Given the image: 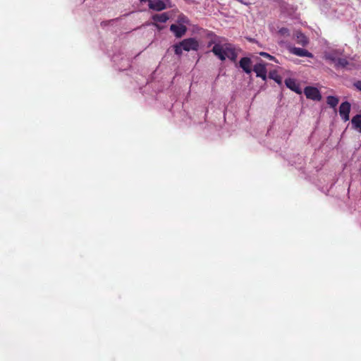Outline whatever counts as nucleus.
<instances>
[{
    "instance_id": "nucleus-1",
    "label": "nucleus",
    "mask_w": 361,
    "mask_h": 361,
    "mask_svg": "<svg viewBox=\"0 0 361 361\" xmlns=\"http://www.w3.org/2000/svg\"><path fill=\"white\" fill-rule=\"evenodd\" d=\"M324 59L331 65H333L337 70L348 69L351 68L348 67L350 63L346 58L343 57V51L340 49H334L326 51L324 54Z\"/></svg>"
},
{
    "instance_id": "nucleus-2",
    "label": "nucleus",
    "mask_w": 361,
    "mask_h": 361,
    "mask_svg": "<svg viewBox=\"0 0 361 361\" xmlns=\"http://www.w3.org/2000/svg\"><path fill=\"white\" fill-rule=\"evenodd\" d=\"M212 51L221 61H225L228 58L232 61H235L237 59L235 47L229 43L215 44L212 47Z\"/></svg>"
},
{
    "instance_id": "nucleus-3",
    "label": "nucleus",
    "mask_w": 361,
    "mask_h": 361,
    "mask_svg": "<svg viewBox=\"0 0 361 361\" xmlns=\"http://www.w3.org/2000/svg\"><path fill=\"white\" fill-rule=\"evenodd\" d=\"M180 45L183 50L189 51L191 50L197 51L199 48V43L195 38L185 39L180 42Z\"/></svg>"
},
{
    "instance_id": "nucleus-4",
    "label": "nucleus",
    "mask_w": 361,
    "mask_h": 361,
    "mask_svg": "<svg viewBox=\"0 0 361 361\" xmlns=\"http://www.w3.org/2000/svg\"><path fill=\"white\" fill-rule=\"evenodd\" d=\"M304 94L306 97L314 101H320L322 99L319 90L314 87H306L304 90Z\"/></svg>"
},
{
    "instance_id": "nucleus-5",
    "label": "nucleus",
    "mask_w": 361,
    "mask_h": 361,
    "mask_svg": "<svg viewBox=\"0 0 361 361\" xmlns=\"http://www.w3.org/2000/svg\"><path fill=\"white\" fill-rule=\"evenodd\" d=\"M351 105L348 102H342L339 107V114L344 121H348L350 118L349 114Z\"/></svg>"
},
{
    "instance_id": "nucleus-6",
    "label": "nucleus",
    "mask_w": 361,
    "mask_h": 361,
    "mask_svg": "<svg viewBox=\"0 0 361 361\" xmlns=\"http://www.w3.org/2000/svg\"><path fill=\"white\" fill-rule=\"evenodd\" d=\"M253 71L255 72L257 77L261 78L263 80L267 79V68L263 63H257L253 67Z\"/></svg>"
},
{
    "instance_id": "nucleus-7",
    "label": "nucleus",
    "mask_w": 361,
    "mask_h": 361,
    "mask_svg": "<svg viewBox=\"0 0 361 361\" xmlns=\"http://www.w3.org/2000/svg\"><path fill=\"white\" fill-rule=\"evenodd\" d=\"M170 30L172 32H173L176 37L180 38L185 34V32L187 31V28L183 25L172 24L170 26Z\"/></svg>"
},
{
    "instance_id": "nucleus-8",
    "label": "nucleus",
    "mask_w": 361,
    "mask_h": 361,
    "mask_svg": "<svg viewBox=\"0 0 361 361\" xmlns=\"http://www.w3.org/2000/svg\"><path fill=\"white\" fill-rule=\"evenodd\" d=\"M149 8L154 11H160L166 8L167 6L165 0H154L149 1Z\"/></svg>"
},
{
    "instance_id": "nucleus-9",
    "label": "nucleus",
    "mask_w": 361,
    "mask_h": 361,
    "mask_svg": "<svg viewBox=\"0 0 361 361\" xmlns=\"http://www.w3.org/2000/svg\"><path fill=\"white\" fill-rule=\"evenodd\" d=\"M251 64H252L251 59L248 57H243L239 61L240 67L247 74H250L252 72Z\"/></svg>"
},
{
    "instance_id": "nucleus-10",
    "label": "nucleus",
    "mask_w": 361,
    "mask_h": 361,
    "mask_svg": "<svg viewBox=\"0 0 361 361\" xmlns=\"http://www.w3.org/2000/svg\"><path fill=\"white\" fill-rule=\"evenodd\" d=\"M290 53H292L294 55L301 56V57H308V58H312L313 55L312 53L308 51L307 50L299 48V47H293L290 49Z\"/></svg>"
},
{
    "instance_id": "nucleus-11",
    "label": "nucleus",
    "mask_w": 361,
    "mask_h": 361,
    "mask_svg": "<svg viewBox=\"0 0 361 361\" xmlns=\"http://www.w3.org/2000/svg\"><path fill=\"white\" fill-rule=\"evenodd\" d=\"M286 86L290 90L294 91L296 93H301V88L293 78H286L285 80Z\"/></svg>"
},
{
    "instance_id": "nucleus-12",
    "label": "nucleus",
    "mask_w": 361,
    "mask_h": 361,
    "mask_svg": "<svg viewBox=\"0 0 361 361\" xmlns=\"http://www.w3.org/2000/svg\"><path fill=\"white\" fill-rule=\"evenodd\" d=\"M295 38L297 43L303 47L306 46L309 42L307 37L303 33L299 31H297L295 32Z\"/></svg>"
},
{
    "instance_id": "nucleus-13",
    "label": "nucleus",
    "mask_w": 361,
    "mask_h": 361,
    "mask_svg": "<svg viewBox=\"0 0 361 361\" xmlns=\"http://www.w3.org/2000/svg\"><path fill=\"white\" fill-rule=\"evenodd\" d=\"M353 128L361 133V114H356L351 119Z\"/></svg>"
},
{
    "instance_id": "nucleus-14",
    "label": "nucleus",
    "mask_w": 361,
    "mask_h": 361,
    "mask_svg": "<svg viewBox=\"0 0 361 361\" xmlns=\"http://www.w3.org/2000/svg\"><path fill=\"white\" fill-rule=\"evenodd\" d=\"M169 19V16L167 13H162L152 16V20L156 23H166Z\"/></svg>"
},
{
    "instance_id": "nucleus-15",
    "label": "nucleus",
    "mask_w": 361,
    "mask_h": 361,
    "mask_svg": "<svg viewBox=\"0 0 361 361\" xmlns=\"http://www.w3.org/2000/svg\"><path fill=\"white\" fill-rule=\"evenodd\" d=\"M338 102V99L334 96H329L326 98V103L331 108H336Z\"/></svg>"
},
{
    "instance_id": "nucleus-16",
    "label": "nucleus",
    "mask_w": 361,
    "mask_h": 361,
    "mask_svg": "<svg viewBox=\"0 0 361 361\" xmlns=\"http://www.w3.org/2000/svg\"><path fill=\"white\" fill-rule=\"evenodd\" d=\"M269 77L274 80L277 84H282V78L277 73L276 71H272L269 72Z\"/></svg>"
},
{
    "instance_id": "nucleus-17",
    "label": "nucleus",
    "mask_w": 361,
    "mask_h": 361,
    "mask_svg": "<svg viewBox=\"0 0 361 361\" xmlns=\"http://www.w3.org/2000/svg\"><path fill=\"white\" fill-rule=\"evenodd\" d=\"M174 52L176 55L180 56L182 54L183 50V47L180 45V42L173 45Z\"/></svg>"
},
{
    "instance_id": "nucleus-18",
    "label": "nucleus",
    "mask_w": 361,
    "mask_h": 361,
    "mask_svg": "<svg viewBox=\"0 0 361 361\" xmlns=\"http://www.w3.org/2000/svg\"><path fill=\"white\" fill-rule=\"evenodd\" d=\"M259 55L262 56H264V57H267V58L269 59L270 60L277 61L274 56H271L270 54H269L267 52H260Z\"/></svg>"
},
{
    "instance_id": "nucleus-19",
    "label": "nucleus",
    "mask_w": 361,
    "mask_h": 361,
    "mask_svg": "<svg viewBox=\"0 0 361 361\" xmlns=\"http://www.w3.org/2000/svg\"><path fill=\"white\" fill-rule=\"evenodd\" d=\"M354 86L361 92V80H357L354 83Z\"/></svg>"
}]
</instances>
